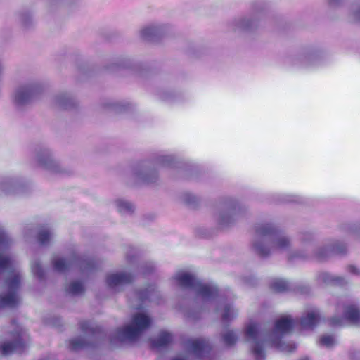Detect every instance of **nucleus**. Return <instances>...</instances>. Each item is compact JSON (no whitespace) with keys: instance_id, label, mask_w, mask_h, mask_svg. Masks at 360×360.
Returning a JSON list of instances; mask_svg holds the SVG:
<instances>
[{"instance_id":"obj_1","label":"nucleus","mask_w":360,"mask_h":360,"mask_svg":"<svg viewBox=\"0 0 360 360\" xmlns=\"http://www.w3.org/2000/svg\"><path fill=\"white\" fill-rule=\"evenodd\" d=\"M150 319L143 314L137 313L132 318L131 325L117 329V338L123 342L136 340L142 333L150 326Z\"/></svg>"},{"instance_id":"obj_2","label":"nucleus","mask_w":360,"mask_h":360,"mask_svg":"<svg viewBox=\"0 0 360 360\" xmlns=\"http://www.w3.org/2000/svg\"><path fill=\"white\" fill-rule=\"evenodd\" d=\"M175 279L181 287L191 288L196 290L197 293L204 298L210 299L218 295V288L210 285L202 284L194 276L188 273H179Z\"/></svg>"},{"instance_id":"obj_3","label":"nucleus","mask_w":360,"mask_h":360,"mask_svg":"<svg viewBox=\"0 0 360 360\" xmlns=\"http://www.w3.org/2000/svg\"><path fill=\"white\" fill-rule=\"evenodd\" d=\"M11 276L6 279V285L8 292L5 295H0V309L4 307H15L19 303L17 291L20 288L21 276L19 273L11 271Z\"/></svg>"},{"instance_id":"obj_4","label":"nucleus","mask_w":360,"mask_h":360,"mask_svg":"<svg viewBox=\"0 0 360 360\" xmlns=\"http://www.w3.org/2000/svg\"><path fill=\"white\" fill-rule=\"evenodd\" d=\"M257 233L262 237H270L274 242V248L283 250L290 245V240L281 236L280 231L271 224H266L257 228Z\"/></svg>"},{"instance_id":"obj_5","label":"nucleus","mask_w":360,"mask_h":360,"mask_svg":"<svg viewBox=\"0 0 360 360\" xmlns=\"http://www.w3.org/2000/svg\"><path fill=\"white\" fill-rule=\"evenodd\" d=\"M245 337L251 340L253 343L252 352L255 355L256 360H264L265 354L263 349V342L259 340V332L257 324H250L245 330Z\"/></svg>"},{"instance_id":"obj_6","label":"nucleus","mask_w":360,"mask_h":360,"mask_svg":"<svg viewBox=\"0 0 360 360\" xmlns=\"http://www.w3.org/2000/svg\"><path fill=\"white\" fill-rule=\"evenodd\" d=\"M187 345L192 352L201 360L205 357H210L211 355L212 347L205 338L189 340L187 342Z\"/></svg>"},{"instance_id":"obj_7","label":"nucleus","mask_w":360,"mask_h":360,"mask_svg":"<svg viewBox=\"0 0 360 360\" xmlns=\"http://www.w3.org/2000/svg\"><path fill=\"white\" fill-rule=\"evenodd\" d=\"M14 340L0 345V354L2 356L9 355L14 352L21 354L25 349L26 345L21 338V332L16 331L13 334Z\"/></svg>"},{"instance_id":"obj_8","label":"nucleus","mask_w":360,"mask_h":360,"mask_svg":"<svg viewBox=\"0 0 360 360\" xmlns=\"http://www.w3.org/2000/svg\"><path fill=\"white\" fill-rule=\"evenodd\" d=\"M295 324V321L290 316H283L275 321L274 333L281 336L288 334L291 332Z\"/></svg>"},{"instance_id":"obj_9","label":"nucleus","mask_w":360,"mask_h":360,"mask_svg":"<svg viewBox=\"0 0 360 360\" xmlns=\"http://www.w3.org/2000/svg\"><path fill=\"white\" fill-rule=\"evenodd\" d=\"M134 276L131 274H112L107 276L106 283L109 287L113 288L121 285L131 283Z\"/></svg>"},{"instance_id":"obj_10","label":"nucleus","mask_w":360,"mask_h":360,"mask_svg":"<svg viewBox=\"0 0 360 360\" xmlns=\"http://www.w3.org/2000/svg\"><path fill=\"white\" fill-rule=\"evenodd\" d=\"M344 318L350 323H360V310L355 304H347L344 307Z\"/></svg>"},{"instance_id":"obj_11","label":"nucleus","mask_w":360,"mask_h":360,"mask_svg":"<svg viewBox=\"0 0 360 360\" xmlns=\"http://www.w3.org/2000/svg\"><path fill=\"white\" fill-rule=\"evenodd\" d=\"M320 321V316L317 311H312L303 316L300 320V324L302 328L313 329Z\"/></svg>"},{"instance_id":"obj_12","label":"nucleus","mask_w":360,"mask_h":360,"mask_svg":"<svg viewBox=\"0 0 360 360\" xmlns=\"http://www.w3.org/2000/svg\"><path fill=\"white\" fill-rule=\"evenodd\" d=\"M33 94V88L31 86H23L20 88L15 94V102L18 105H22L27 103Z\"/></svg>"},{"instance_id":"obj_13","label":"nucleus","mask_w":360,"mask_h":360,"mask_svg":"<svg viewBox=\"0 0 360 360\" xmlns=\"http://www.w3.org/2000/svg\"><path fill=\"white\" fill-rule=\"evenodd\" d=\"M172 341V336L169 333L162 331L155 340H151V348H160L167 346Z\"/></svg>"},{"instance_id":"obj_14","label":"nucleus","mask_w":360,"mask_h":360,"mask_svg":"<svg viewBox=\"0 0 360 360\" xmlns=\"http://www.w3.org/2000/svg\"><path fill=\"white\" fill-rule=\"evenodd\" d=\"M80 328L82 333L88 337H96L101 333V328L100 327H92L87 321H83L80 323Z\"/></svg>"},{"instance_id":"obj_15","label":"nucleus","mask_w":360,"mask_h":360,"mask_svg":"<svg viewBox=\"0 0 360 360\" xmlns=\"http://www.w3.org/2000/svg\"><path fill=\"white\" fill-rule=\"evenodd\" d=\"M89 343L81 338L72 339L68 342V347L70 351L77 352L89 346Z\"/></svg>"},{"instance_id":"obj_16","label":"nucleus","mask_w":360,"mask_h":360,"mask_svg":"<svg viewBox=\"0 0 360 360\" xmlns=\"http://www.w3.org/2000/svg\"><path fill=\"white\" fill-rule=\"evenodd\" d=\"M271 288L276 292H283L288 290L289 284L285 280L277 278L271 283Z\"/></svg>"},{"instance_id":"obj_17","label":"nucleus","mask_w":360,"mask_h":360,"mask_svg":"<svg viewBox=\"0 0 360 360\" xmlns=\"http://www.w3.org/2000/svg\"><path fill=\"white\" fill-rule=\"evenodd\" d=\"M272 345L277 349L288 352H292L296 348L295 345L285 344L281 341V338H273Z\"/></svg>"},{"instance_id":"obj_18","label":"nucleus","mask_w":360,"mask_h":360,"mask_svg":"<svg viewBox=\"0 0 360 360\" xmlns=\"http://www.w3.org/2000/svg\"><path fill=\"white\" fill-rule=\"evenodd\" d=\"M66 291L71 295H79L84 292V288L80 281H73L66 287Z\"/></svg>"},{"instance_id":"obj_19","label":"nucleus","mask_w":360,"mask_h":360,"mask_svg":"<svg viewBox=\"0 0 360 360\" xmlns=\"http://www.w3.org/2000/svg\"><path fill=\"white\" fill-rule=\"evenodd\" d=\"M71 262H67L64 259L58 258L53 261L54 269L58 272H63L67 270L70 266Z\"/></svg>"},{"instance_id":"obj_20","label":"nucleus","mask_w":360,"mask_h":360,"mask_svg":"<svg viewBox=\"0 0 360 360\" xmlns=\"http://www.w3.org/2000/svg\"><path fill=\"white\" fill-rule=\"evenodd\" d=\"M37 239L40 244L46 245L51 239L50 231L44 229H41L38 233Z\"/></svg>"},{"instance_id":"obj_21","label":"nucleus","mask_w":360,"mask_h":360,"mask_svg":"<svg viewBox=\"0 0 360 360\" xmlns=\"http://www.w3.org/2000/svg\"><path fill=\"white\" fill-rule=\"evenodd\" d=\"M237 340L236 335L231 330L227 331L223 335V341L226 346L233 345Z\"/></svg>"},{"instance_id":"obj_22","label":"nucleus","mask_w":360,"mask_h":360,"mask_svg":"<svg viewBox=\"0 0 360 360\" xmlns=\"http://www.w3.org/2000/svg\"><path fill=\"white\" fill-rule=\"evenodd\" d=\"M6 269H12V260L9 257L0 253V271Z\"/></svg>"},{"instance_id":"obj_23","label":"nucleus","mask_w":360,"mask_h":360,"mask_svg":"<svg viewBox=\"0 0 360 360\" xmlns=\"http://www.w3.org/2000/svg\"><path fill=\"white\" fill-rule=\"evenodd\" d=\"M117 205L120 212H131L134 211L133 205L129 202L120 200L117 202Z\"/></svg>"},{"instance_id":"obj_24","label":"nucleus","mask_w":360,"mask_h":360,"mask_svg":"<svg viewBox=\"0 0 360 360\" xmlns=\"http://www.w3.org/2000/svg\"><path fill=\"white\" fill-rule=\"evenodd\" d=\"M254 247H255V249L256 250V252L261 257H267L269 255V253H270L269 250H267L266 248H264L260 243H255L254 245Z\"/></svg>"},{"instance_id":"obj_25","label":"nucleus","mask_w":360,"mask_h":360,"mask_svg":"<svg viewBox=\"0 0 360 360\" xmlns=\"http://www.w3.org/2000/svg\"><path fill=\"white\" fill-rule=\"evenodd\" d=\"M319 343L323 346L330 347L334 344V338L331 335H323L321 337Z\"/></svg>"},{"instance_id":"obj_26","label":"nucleus","mask_w":360,"mask_h":360,"mask_svg":"<svg viewBox=\"0 0 360 360\" xmlns=\"http://www.w3.org/2000/svg\"><path fill=\"white\" fill-rule=\"evenodd\" d=\"M347 248L342 243H336L333 245L331 251L335 254H344L346 252Z\"/></svg>"},{"instance_id":"obj_27","label":"nucleus","mask_w":360,"mask_h":360,"mask_svg":"<svg viewBox=\"0 0 360 360\" xmlns=\"http://www.w3.org/2000/svg\"><path fill=\"white\" fill-rule=\"evenodd\" d=\"M234 314L231 311V308L230 305H226L224 307V311L222 314V319L224 322L229 321L231 317H233Z\"/></svg>"},{"instance_id":"obj_28","label":"nucleus","mask_w":360,"mask_h":360,"mask_svg":"<svg viewBox=\"0 0 360 360\" xmlns=\"http://www.w3.org/2000/svg\"><path fill=\"white\" fill-rule=\"evenodd\" d=\"M156 28L153 26L146 27L141 30V35L143 37H147L150 35L155 34Z\"/></svg>"},{"instance_id":"obj_29","label":"nucleus","mask_w":360,"mask_h":360,"mask_svg":"<svg viewBox=\"0 0 360 360\" xmlns=\"http://www.w3.org/2000/svg\"><path fill=\"white\" fill-rule=\"evenodd\" d=\"M10 243V240L5 233V231L0 229V245L8 246Z\"/></svg>"},{"instance_id":"obj_30","label":"nucleus","mask_w":360,"mask_h":360,"mask_svg":"<svg viewBox=\"0 0 360 360\" xmlns=\"http://www.w3.org/2000/svg\"><path fill=\"white\" fill-rule=\"evenodd\" d=\"M331 326H342L343 325V319L334 316L329 320Z\"/></svg>"},{"instance_id":"obj_31","label":"nucleus","mask_w":360,"mask_h":360,"mask_svg":"<svg viewBox=\"0 0 360 360\" xmlns=\"http://www.w3.org/2000/svg\"><path fill=\"white\" fill-rule=\"evenodd\" d=\"M195 197L192 195L190 193H186L185 195V200L186 202L188 203V204H191L193 202H195Z\"/></svg>"},{"instance_id":"obj_32","label":"nucleus","mask_w":360,"mask_h":360,"mask_svg":"<svg viewBox=\"0 0 360 360\" xmlns=\"http://www.w3.org/2000/svg\"><path fill=\"white\" fill-rule=\"evenodd\" d=\"M347 270L349 272L354 274H359V271L353 265H349L347 266Z\"/></svg>"},{"instance_id":"obj_33","label":"nucleus","mask_w":360,"mask_h":360,"mask_svg":"<svg viewBox=\"0 0 360 360\" xmlns=\"http://www.w3.org/2000/svg\"><path fill=\"white\" fill-rule=\"evenodd\" d=\"M331 282L334 283H342L344 282V278H342V277H335V278H333L331 279Z\"/></svg>"},{"instance_id":"obj_34","label":"nucleus","mask_w":360,"mask_h":360,"mask_svg":"<svg viewBox=\"0 0 360 360\" xmlns=\"http://www.w3.org/2000/svg\"><path fill=\"white\" fill-rule=\"evenodd\" d=\"M325 252H326V249H323L321 250H320L318 253H317V257L319 259H322V258L323 257V255L325 253Z\"/></svg>"},{"instance_id":"obj_35","label":"nucleus","mask_w":360,"mask_h":360,"mask_svg":"<svg viewBox=\"0 0 360 360\" xmlns=\"http://www.w3.org/2000/svg\"><path fill=\"white\" fill-rule=\"evenodd\" d=\"M340 0H329V4L330 5L335 4L336 3H338Z\"/></svg>"},{"instance_id":"obj_36","label":"nucleus","mask_w":360,"mask_h":360,"mask_svg":"<svg viewBox=\"0 0 360 360\" xmlns=\"http://www.w3.org/2000/svg\"><path fill=\"white\" fill-rule=\"evenodd\" d=\"M225 222V219L224 217H221V224Z\"/></svg>"},{"instance_id":"obj_37","label":"nucleus","mask_w":360,"mask_h":360,"mask_svg":"<svg viewBox=\"0 0 360 360\" xmlns=\"http://www.w3.org/2000/svg\"><path fill=\"white\" fill-rule=\"evenodd\" d=\"M357 15H358V17L360 18V11H359L357 12Z\"/></svg>"},{"instance_id":"obj_38","label":"nucleus","mask_w":360,"mask_h":360,"mask_svg":"<svg viewBox=\"0 0 360 360\" xmlns=\"http://www.w3.org/2000/svg\"><path fill=\"white\" fill-rule=\"evenodd\" d=\"M172 360H184V359H179V358H175V359H173Z\"/></svg>"},{"instance_id":"obj_39","label":"nucleus","mask_w":360,"mask_h":360,"mask_svg":"<svg viewBox=\"0 0 360 360\" xmlns=\"http://www.w3.org/2000/svg\"><path fill=\"white\" fill-rule=\"evenodd\" d=\"M300 360H309V359L307 357H305V358L302 359H300Z\"/></svg>"},{"instance_id":"obj_40","label":"nucleus","mask_w":360,"mask_h":360,"mask_svg":"<svg viewBox=\"0 0 360 360\" xmlns=\"http://www.w3.org/2000/svg\"><path fill=\"white\" fill-rule=\"evenodd\" d=\"M323 280H324L325 281H326V280H327V278H326L325 276H323Z\"/></svg>"}]
</instances>
